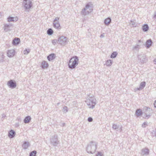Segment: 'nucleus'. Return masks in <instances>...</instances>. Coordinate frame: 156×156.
Listing matches in <instances>:
<instances>
[{"label":"nucleus","mask_w":156,"mask_h":156,"mask_svg":"<svg viewBox=\"0 0 156 156\" xmlns=\"http://www.w3.org/2000/svg\"><path fill=\"white\" fill-rule=\"evenodd\" d=\"M30 52V50L29 49H26L23 51L24 54L27 55Z\"/></svg>","instance_id":"nucleus-34"},{"label":"nucleus","mask_w":156,"mask_h":156,"mask_svg":"<svg viewBox=\"0 0 156 156\" xmlns=\"http://www.w3.org/2000/svg\"><path fill=\"white\" fill-rule=\"evenodd\" d=\"M53 30L51 28L49 29L47 31V34L49 35H52L53 34Z\"/></svg>","instance_id":"nucleus-27"},{"label":"nucleus","mask_w":156,"mask_h":156,"mask_svg":"<svg viewBox=\"0 0 156 156\" xmlns=\"http://www.w3.org/2000/svg\"><path fill=\"white\" fill-rule=\"evenodd\" d=\"M16 125L17 126H19V123H16Z\"/></svg>","instance_id":"nucleus-52"},{"label":"nucleus","mask_w":156,"mask_h":156,"mask_svg":"<svg viewBox=\"0 0 156 156\" xmlns=\"http://www.w3.org/2000/svg\"><path fill=\"white\" fill-rule=\"evenodd\" d=\"M152 134L153 136H155L156 137V129L152 131Z\"/></svg>","instance_id":"nucleus-37"},{"label":"nucleus","mask_w":156,"mask_h":156,"mask_svg":"<svg viewBox=\"0 0 156 156\" xmlns=\"http://www.w3.org/2000/svg\"><path fill=\"white\" fill-rule=\"evenodd\" d=\"M96 156H102V154L100 152H98L97 154H96Z\"/></svg>","instance_id":"nucleus-41"},{"label":"nucleus","mask_w":156,"mask_h":156,"mask_svg":"<svg viewBox=\"0 0 156 156\" xmlns=\"http://www.w3.org/2000/svg\"><path fill=\"white\" fill-rule=\"evenodd\" d=\"M93 98H95L93 95L91 94L87 95V99H92Z\"/></svg>","instance_id":"nucleus-33"},{"label":"nucleus","mask_w":156,"mask_h":156,"mask_svg":"<svg viewBox=\"0 0 156 156\" xmlns=\"http://www.w3.org/2000/svg\"><path fill=\"white\" fill-rule=\"evenodd\" d=\"M24 8L26 11H28V10L30 9L32 6V2L30 0H29L27 2H24L23 3Z\"/></svg>","instance_id":"nucleus-5"},{"label":"nucleus","mask_w":156,"mask_h":156,"mask_svg":"<svg viewBox=\"0 0 156 156\" xmlns=\"http://www.w3.org/2000/svg\"><path fill=\"white\" fill-rule=\"evenodd\" d=\"M65 124L64 123H62L61 125V126H65Z\"/></svg>","instance_id":"nucleus-46"},{"label":"nucleus","mask_w":156,"mask_h":156,"mask_svg":"<svg viewBox=\"0 0 156 156\" xmlns=\"http://www.w3.org/2000/svg\"><path fill=\"white\" fill-rule=\"evenodd\" d=\"M17 20H18V19L16 20V21H17Z\"/></svg>","instance_id":"nucleus-53"},{"label":"nucleus","mask_w":156,"mask_h":156,"mask_svg":"<svg viewBox=\"0 0 156 156\" xmlns=\"http://www.w3.org/2000/svg\"><path fill=\"white\" fill-rule=\"evenodd\" d=\"M15 50L13 49L9 50L7 52L8 56L9 57L13 56L15 55Z\"/></svg>","instance_id":"nucleus-14"},{"label":"nucleus","mask_w":156,"mask_h":156,"mask_svg":"<svg viewBox=\"0 0 156 156\" xmlns=\"http://www.w3.org/2000/svg\"><path fill=\"white\" fill-rule=\"evenodd\" d=\"M154 63L155 64H156V59H154Z\"/></svg>","instance_id":"nucleus-48"},{"label":"nucleus","mask_w":156,"mask_h":156,"mask_svg":"<svg viewBox=\"0 0 156 156\" xmlns=\"http://www.w3.org/2000/svg\"><path fill=\"white\" fill-rule=\"evenodd\" d=\"M12 25L10 24H5L4 25V30L6 32H7L8 31L10 30V26H11Z\"/></svg>","instance_id":"nucleus-24"},{"label":"nucleus","mask_w":156,"mask_h":156,"mask_svg":"<svg viewBox=\"0 0 156 156\" xmlns=\"http://www.w3.org/2000/svg\"><path fill=\"white\" fill-rule=\"evenodd\" d=\"M59 18L56 17L53 20V26L55 28L58 29L61 28L60 24L59 22Z\"/></svg>","instance_id":"nucleus-6"},{"label":"nucleus","mask_w":156,"mask_h":156,"mask_svg":"<svg viewBox=\"0 0 156 156\" xmlns=\"http://www.w3.org/2000/svg\"><path fill=\"white\" fill-rule=\"evenodd\" d=\"M30 146V144L29 142L24 141L22 145V147L23 149H27Z\"/></svg>","instance_id":"nucleus-18"},{"label":"nucleus","mask_w":156,"mask_h":156,"mask_svg":"<svg viewBox=\"0 0 156 156\" xmlns=\"http://www.w3.org/2000/svg\"><path fill=\"white\" fill-rule=\"evenodd\" d=\"M93 119L91 117H88L87 119L88 121L89 122H91L93 121Z\"/></svg>","instance_id":"nucleus-42"},{"label":"nucleus","mask_w":156,"mask_h":156,"mask_svg":"<svg viewBox=\"0 0 156 156\" xmlns=\"http://www.w3.org/2000/svg\"><path fill=\"white\" fill-rule=\"evenodd\" d=\"M146 82L145 81L142 82L140 83L139 88H137V89L138 90H140L143 89L145 86Z\"/></svg>","instance_id":"nucleus-20"},{"label":"nucleus","mask_w":156,"mask_h":156,"mask_svg":"<svg viewBox=\"0 0 156 156\" xmlns=\"http://www.w3.org/2000/svg\"><path fill=\"white\" fill-rule=\"evenodd\" d=\"M7 85L9 88L12 89L15 88L16 87V81L12 80H11L8 81Z\"/></svg>","instance_id":"nucleus-8"},{"label":"nucleus","mask_w":156,"mask_h":156,"mask_svg":"<svg viewBox=\"0 0 156 156\" xmlns=\"http://www.w3.org/2000/svg\"><path fill=\"white\" fill-rule=\"evenodd\" d=\"M64 112L65 113H66L68 111V110H67V106H65L63 108V109Z\"/></svg>","instance_id":"nucleus-38"},{"label":"nucleus","mask_w":156,"mask_h":156,"mask_svg":"<svg viewBox=\"0 0 156 156\" xmlns=\"http://www.w3.org/2000/svg\"><path fill=\"white\" fill-rule=\"evenodd\" d=\"M104 34L103 33V34H101L100 36V37L101 38H103V37H104L105 36L104 35Z\"/></svg>","instance_id":"nucleus-44"},{"label":"nucleus","mask_w":156,"mask_h":156,"mask_svg":"<svg viewBox=\"0 0 156 156\" xmlns=\"http://www.w3.org/2000/svg\"><path fill=\"white\" fill-rule=\"evenodd\" d=\"M57 40L56 39L53 40L52 41V43L53 44L55 45V44H56L57 42Z\"/></svg>","instance_id":"nucleus-40"},{"label":"nucleus","mask_w":156,"mask_h":156,"mask_svg":"<svg viewBox=\"0 0 156 156\" xmlns=\"http://www.w3.org/2000/svg\"><path fill=\"white\" fill-rule=\"evenodd\" d=\"M149 27L147 24H144L142 27V30L144 32H147L149 30Z\"/></svg>","instance_id":"nucleus-22"},{"label":"nucleus","mask_w":156,"mask_h":156,"mask_svg":"<svg viewBox=\"0 0 156 156\" xmlns=\"http://www.w3.org/2000/svg\"><path fill=\"white\" fill-rule=\"evenodd\" d=\"M147 126V122H144L142 125V126L143 128H145L146 126Z\"/></svg>","instance_id":"nucleus-39"},{"label":"nucleus","mask_w":156,"mask_h":156,"mask_svg":"<svg viewBox=\"0 0 156 156\" xmlns=\"http://www.w3.org/2000/svg\"><path fill=\"white\" fill-rule=\"evenodd\" d=\"M2 16V13L0 12V17Z\"/></svg>","instance_id":"nucleus-50"},{"label":"nucleus","mask_w":156,"mask_h":156,"mask_svg":"<svg viewBox=\"0 0 156 156\" xmlns=\"http://www.w3.org/2000/svg\"><path fill=\"white\" fill-rule=\"evenodd\" d=\"M55 55L54 53H51L47 56V59L48 61H51L55 59Z\"/></svg>","instance_id":"nucleus-16"},{"label":"nucleus","mask_w":156,"mask_h":156,"mask_svg":"<svg viewBox=\"0 0 156 156\" xmlns=\"http://www.w3.org/2000/svg\"><path fill=\"white\" fill-rule=\"evenodd\" d=\"M153 18L156 19V11L155 12L153 16Z\"/></svg>","instance_id":"nucleus-43"},{"label":"nucleus","mask_w":156,"mask_h":156,"mask_svg":"<svg viewBox=\"0 0 156 156\" xmlns=\"http://www.w3.org/2000/svg\"><path fill=\"white\" fill-rule=\"evenodd\" d=\"M5 115L4 114H3L2 115V117L3 118H4L5 117Z\"/></svg>","instance_id":"nucleus-47"},{"label":"nucleus","mask_w":156,"mask_h":156,"mask_svg":"<svg viewBox=\"0 0 156 156\" xmlns=\"http://www.w3.org/2000/svg\"><path fill=\"white\" fill-rule=\"evenodd\" d=\"M140 45L138 44H136V46H134L133 47V50H137L139 48Z\"/></svg>","instance_id":"nucleus-35"},{"label":"nucleus","mask_w":156,"mask_h":156,"mask_svg":"<svg viewBox=\"0 0 156 156\" xmlns=\"http://www.w3.org/2000/svg\"><path fill=\"white\" fill-rule=\"evenodd\" d=\"M37 154V151H33L30 153L29 156H36Z\"/></svg>","instance_id":"nucleus-29"},{"label":"nucleus","mask_w":156,"mask_h":156,"mask_svg":"<svg viewBox=\"0 0 156 156\" xmlns=\"http://www.w3.org/2000/svg\"><path fill=\"white\" fill-rule=\"evenodd\" d=\"M97 143L95 142L90 141L86 149L87 152L90 154L94 153L97 149Z\"/></svg>","instance_id":"nucleus-1"},{"label":"nucleus","mask_w":156,"mask_h":156,"mask_svg":"<svg viewBox=\"0 0 156 156\" xmlns=\"http://www.w3.org/2000/svg\"><path fill=\"white\" fill-rule=\"evenodd\" d=\"M112 64V61L110 60H108L106 63V64L107 65V66H111Z\"/></svg>","instance_id":"nucleus-30"},{"label":"nucleus","mask_w":156,"mask_h":156,"mask_svg":"<svg viewBox=\"0 0 156 156\" xmlns=\"http://www.w3.org/2000/svg\"><path fill=\"white\" fill-rule=\"evenodd\" d=\"M78 58L77 56L71 58L69 62V68L70 69L75 68L78 65Z\"/></svg>","instance_id":"nucleus-2"},{"label":"nucleus","mask_w":156,"mask_h":156,"mask_svg":"<svg viewBox=\"0 0 156 156\" xmlns=\"http://www.w3.org/2000/svg\"><path fill=\"white\" fill-rule=\"evenodd\" d=\"M87 9L85 8H83L81 11V13L83 15H85L88 13H87Z\"/></svg>","instance_id":"nucleus-32"},{"label":"nucleus","mask_w":156,"mask_h":156,"mask_svg":"<svg viewBox=\"0 0 156 156\" xmlns=\"http://www.w3.org/2000/svg\"><path fill=\"white\" fill-rule=\"evenodd\" d=\"M154 107L156 108V100L154 102Z\"/></svg>","instance_id":"nucleus-45"},{"label":"nucleus","mask_w":156,"mask_h":156,"mask_svg":"<svg viewBox=\"0 0 156 156\" xmlns=\"http://www.w3.org/2000/svg\"><path fill=\"white\" fill-rule=\"evenodd\" d=\"M31 118L30 116H27L24 119L23 121L25 123H29L31 120Z\"/></svg>","instance_id":"nucleus-23"},{"label":"nucleus","mask_w":156,"mask_h":156,"mask_svg":"<svg viewBox=\"0 0 156 156\" xmlns=\"http://www.w3.org/2000/svg\"><path fill=\"white\" fill-rule=\"evenodd\" d=\"M130 25H131L132 26H133V27H136V21L135 20H131L130 21Z\"/></svg>","instance_id":"nucleus-31"},{"label":"nucleus","mask_w":156,"mask_h":156,"mask_svg":"<svg viewBox=\"0 0 156 156\" xmlns=\"http://www.w3.org/2000/svg\"><path fill=\"white\" fill-rule=\"evenodd\" d=\"M29 0H23V2H27V1H29Z\"/></svg>","instance_id":"nucleus-51"},{"label":"nucleus","mask_w":156,"mask_h":156,"mask_svg":"<svg viewBox=\"0 0 156 156\" xmlns=\"http://www.w3.org/2000/svg\"><path fill=\"white\" fill-rule=\"evenodd\" d=\"M50 142L51 144L54 147L57 146L59 144V141L58 140V136L57 135L52 136L51 138Z\"/></svg>","instance_id":"nucleus-4"},{"label":"nucleus","mask_w":156,"mask_h":156,"mask_svg":"<svg viewBox=\"0 0 156 156\" xmlns=\"http://www.w3.org/2000/svg\"><path fill=\"white\" fill-rule=\"evenodd\" d=\"M138 60L142 63H146L147 59L146 58V55L144 54H141L138 56Z\"/></svg>","instance_id":"nucleus-9"},{"label":"nucleus","mask_w":156,"mask_h":156,"mask_svg":"<svg viewBox=\"0 0 156 156\" xmlns=\"http://www.w3.org/2000/svg\"><path fill=\"white\" fill-rule=\"evenodd\" d=\"M48 66V64L47 62L43 61L41 64V67L43 69L47 68Z\"/></svg>","instance_id":"nucleus-19"},{"label":"nucleus","mask_w":156,"mask_h":156,"mask_svg":"<svg viewBox=\"0 0 156 156\" xmlns=\"http://www.w3.org/2000/svg\"><path fill=\"white\" fill-rule=\"evenodd\" d=\"M118 53L116 51H114L112 53L110 57L111 58H114L116 57Z\"/></svg>","instance_id":"nucleus-28"},{"label":"nucleus","mask_w":156,"mask_h":156,"mask_svg":"<svg viewBox=\"0 0 156 156\" xmlns=\"http://www.w3.org/2000/svg\"><path fill=\"white\" fill-rule=\"evenodd\" d=\"M58 41L60 44L64 45L67 43V38L66 37L62 36L58 38Z\"/></svg>","instance_id":"nucleus-7"},{"label":"nucleus","mask_w":156,"mask_h":156,"mask_svg":"<svg viewBox=\"0 0 156 156\" xmlns=\"http://www.w3.org/2000/svg\"><path fill=\"white\" fill-rule=\"evenodd\" d=\"M142 42V41L140 40H138V43H140Z\"/></svg>","instance_id":"nucleus-49"},{"label":"nucleus","mask_w":156,"mask_h":156,"mask_svg":"<svg viewBox=\"0 0 156 156\" xmlns=\"http://www.w3.org/2000/svg\"><path fill=\"white\" fill-rule=\"evenodd\" d=\"M20 42V40L18 38H16L12 41V44L14 45L19 44Z\"/></svg>","instance_id":"nucleus-21"},{"label":"nucleus","mask_w":156,"mask_h":156,"mask_svg":"<svg viewBox=\"0 0 156 156\" xmlns=\"http://www.w3.org/2000/svg\"><path fill=\"white\" fill-rule=\"evenodd\" d=\"M152 44V40L151 39H148L146 41L145 47L147 48H149L151 46Z\"/></svg>","instance_id":"nucleus-15"},{"label":"nucleus","mask_w":156,"mask_h":156,"mask_svg":"<svg viewBox=\"0 0 156 156\" xmlns=\"http://www.w3.org/2000/svg\"><path fill=\"white\" fill-rule=\"evenodd\" d=\"M111 19L110 17H108L104 20V23L105 25L108 26L110 23Z\"/></svg>","instance_id":"nucleus-25"},{"label":"nucleus","mask_w":156,"mask_h":156,"mask_svg":"<svg viewBox=\"0 0 156 156\" xmlns=\"http://www.w3.org/2000/svg\"><path fill=\"white\" fill-rule=\"evenodd\" d=\"M112 128L115 129L119 130L120 131H121L122 130V126L119 125L113 124L112 125Z\"/></svg>","instance_id":"nucleus-13"},{"label":"nucleus","mask_w":156,"mask_h":156,"mask_svg":"<svg viewBox=\"0 0 156 156\" xmlns=\"http://www.w3.org/2000/svg\"><path fill=\"white\" fill-rule=\"evenodd\" d=\"M15 131L12 129L11 130L9 133L8 136L10 138H13L15 135Z\"/></svg>","instance_id":"nucleus-17"},{"label":"nucleus","mask_w":156,"mask_h":156,"mask_svg":"<svg viewBox=\"0 0 156 156\" xmlns=\"http://www.w3.org/2000/svg\"><path fill=\"white\" fill-rule=\"evenodd\" d=\"M136 115L138 117L143 114V112L142 110L140 109H137L135 112Z\"/></svg>","instance_id":"nucleus-26"},{"label":"nucleus","mask_w":156,"mask_h":156,"mask_svg":"<svg viewBox=\"0 0 156 156\" xmlns=\"http://www.w3.org/2000/svg\"><path fill=\"white\" fill-rule=\"evenodd\" d=\"M14 17L9 16L8 18V21L9 22L13 21H14Z\"/></svg>","instance_id":"nucleus-36"},{"label":"nucleus","mask_w":156,"mask_h":156,"mask_svg":"<svg viewBox=\"0 0 156 156\" xmlns=\"http://www.w3.org/2000/svg\"><path fill=\"white\" fill-rule=\"evenodd\" d=\"M86 102L90 108L93 109L94 108L96 104V99L94 98H93L92 99H87Z\"/></svg>","instance_id":"nucleus-3"},{"label":"nucleus","mask_w":156,"mask_h":156,"mask_svg":"<svg viewBox=\"0 0 156 156\" xmlns=\"http://www.w3.org/2000/svg\"><path fill=\"white\" fill-rule=\"evenodd\" d=\"M149 154V150L147 148H145L142 150L141 154L143 155H147Z\"/></svg>","instance_id":"nucleus-12"},{"label":"nucleus","mask_w":156,"mask_h":156,"mask_svg":"<svg viewBox=\"0 0 156 156\" xmlns=\"http://www.w3.org/2000/svg\"><path fill=\"white\" fill-rule=\"evenodd\" d=\"M85 8L87 9V13H89L93 11V9L90 3L86 5Z\"/></svg>","instance_id":"nucleus-11"},{"label":"nucleus","mask_w":156,"mask_h":156,"mask_svg":"<svg viewBox=\"0 0 156 156\" xmlns=\"http://www.w3.org/2000/svg\"><path fill=\"white\" fill-rule=\"evenodd\" d=\"M144 111L145 116L148 118L150 116V112L151 111V109L149 107H145L144 108Z\"/></svg>","instance_id":"nucleus-10"}]
</instances>
